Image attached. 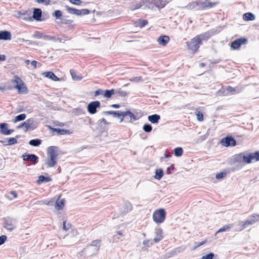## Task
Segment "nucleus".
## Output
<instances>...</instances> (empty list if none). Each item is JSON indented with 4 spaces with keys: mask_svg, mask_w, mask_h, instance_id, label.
<instances>
[{
    "mask_svg": "<svg viewBox=\"0 0 259 259\" xmlns=\"http://www.w3.org/2000/svg\"><path fill=\"white\" fill-rule=\"evenodd\" d=\"M65 153L61 151L58 147H49L47 150V157L45 160V164L48 167H54L61 157Z\"/></svg>",
    "mask_w": 259,
    "mask_h": 259,
    "instance_id": "f257e3e1",
    "label": "nucleus"
},
{
    "mask_svg": "<svg viewBox=\"0 0 259 259\" xmlns=\"http://www.w3.org/2000/svg\"><path fill=\"white\" fill-rule=\"evenodd\" d=\"M101 246V240L97 239L92 241L90 244L78 253V257L82 259L86 256H91L96 254L98 252Z\"/></svg>",
    "mask_w": 259,
    "mask_h": 259,
    "instance_id": "f03ea898",
    "label": "nucleus"
},
{
    "mask_svg": "<svg viewBox=\"0 0 259 259\" xmlns=\"http://www.w3.org/2000/svg\"><path fill=\"white\" fill-rule=\"evenodd\" d=\"M247 157V154L241 153L239 154H236L233 156L231 159V163L234 164V166L231 168L232 171H235L236 169H240L242 167V163L248 164L247 161L245 159Z\"/></svg>",
    "mask_w": 259,
    "mask_h": 259,
    "instance_id": "7ed1b4c3",
    "label": "nucleus"
},
{
    "mask_svg": "<svg viewBox=\"0 0 259 259\" xmlns=\"http://www.w3.org/2000/svg\"><path fill=\"white\" fill-rule=\"evenodd\" d=\"M165 218V211L163 209H159L154 212L153 219L156 223H162Z\"/></svg>",
    "mask_w": 259,
    "mask_h": 259,
    "instance_id": "20e7f679",
    "label": "nucleus"
},
{
    "mask_svg": "<svg viewBox=\"0 0 259 259\" xmlns=\"http://www.w3.org/2000/svg\"><path fill=\"white\" fill-rule=\"evenodd\" d=\"M45 12L42 14V11L39 8H34L33 12L32 18L37 21H42L48 19L49 15H47L46 17H44Z\"/></svg>",
    "mask_w": 259,
    "mask_h": 259,
    "instance_id": "39448f33",
    "label": "nucleus"
},
{
    "mask_svg": "<svg viewBox=\"0 0 259 259\" xmlns=\"http://www.w3.org/2000/svg\"><path fill=\"white\" fill-rule=\"evenodd\" d=\"M220 143L222 146H236L237 144H239L231 135H227L222 138Z\"/></svg>",
    "mask_w": 259,
    "mask_h": 259,
    "instance_id": "423d86ee",
    "label": "nucleus"
},
{
    "mask_svg": "<svg viewBox=\"0 0 259 259\" xmlns=\"http://www.w3.org/2000/svg\"><path fill=\"white\" fill-rule=\"evenodd\" d=\"M101 107V103L99 101H92L87 105V110L91 114H94L97 112V109Z\"/></svg>",
    "mask_w": 259,
    "mask_h": 259,
    "instance_id": "0eeeda50",
    "label": "nucleus"
},
{
    "mask_svg": "<svg viewBox=\"0 0 259 259\" xmlns=\"http://www.w3.org/2000/svg\"><path fill=\"white\" fill-rule=\"evenodd\" d=\"M217 33L218 32L217 29L214 28L211 29L206 32H205L199 34V35L197 36L196 37L198 38L199 40H200V43H201L202 40H207L211 36L214 35Z\"/></svg>",
    "mask_w": 259,
    "mask_h": 259,
    "instance_id": "6e6552de",
    "label": "nucleus"
},
{
    "mask_svg": "<svg viewBox=\"0 0 259 259\" xmlns=\"http://www.w3.org/2000/svg\"><path fill=\"white\" fill-rule=\"evenodd\" d=\"M138 118L136 115L131 112L130 110L123 112L122 115L120 120V122H121L123 120L127 122H132L133 120H136Z\"/></svg>",
    "mask_w": 259,
    "mask_h": 259,
    "instance_id": "1a4fd4ad",
    "label": "nucleus"
},
{
    "mask_svg": "<svg viewBox=\"0 0 259 259\" xmlns=\"http://www.w3.org/2000/svg\"><path fill=\"white\" fill-rule=\"evenodd\" d=\"M143 3H146L149 5H153L158 8H162L166 5L167 2L166 0H143Z\"/></svg>",
    "mask_w": 259,
    "mask_h": 259,
    "instance_id": "9d476101",
    "label": "nucleus"
},
{
    "mask_svg": "<svg viewBox=\"0 0 259 259\" xmlns=\"http://www.w3.org/2000/svg\"><path fill=\"white\" fill-rule=\"evenodd\" d=\"M247 157L245 159L247 161L248 164L259 161V151L254 152L246 153Z\"/></svg>",
    "mask_w": 259,
    "mask_h": 259,
    "instance_id": "9b49d317",
    "label": "nucleus"
},
{
    "mask_svg": "<svg viewBox=\"0 0 259 259\" xmlns=\"http://www.w3.org/2000/svg\"><path fill=\"white\" fill-rule=\"evenodd\" d=\"M200 40L198 39V38L195 37V38L191 39L189 42H187V46L189 50H191L194 52H196L199 47V45L200 44Z\"/></svg>",
    "mask_w": 259,
    "mask_h": 259,
    "instance_id": "f8f14e48",
    "label": "nucleus"
},
{
    "mask_svg": "<svg viewBox=\"0 0 259 259\" xmlns=\"http://www.w3.org/2000/svg\"><path fill=\"white\" fill-rule=\"evenodd\" d=\"M33 123V119L32 118H29L26 120L25 121L21 123L19 125L17 126L18 128H21L23 126H25L26 128L25 131L26 132L29 130H33L34 128V127L32 126Z\"/></svg>",
    "mask_w": 259,
    "mask_h": 259,
    "instance_id": "ddd939ff",
    "label": "nucleus"
},
{
    "mask_svg": "<svg viewBox=\"0 0 259 259\" xmlns=\"http://www.w3.org/2000/svg\"><path fill=\"white\" fill-rule=\"evenodd\" d=\"M22 157L24 160L30 161L33 164L36 163L38 159V157L34 154H30L27 153L23 154Z\"/></svg>",
    "mask_w": 259,
    "mask_h": 259,
    "instance_id": "4468645a",
    "label": "nucleus"
},
{
    "mask_svg": "<svg viewBox=\"0 0 259 259\" xmlns=\"http://www.w3.org/2000/svg\"><path fill=\"white\" fill-rule=\"evenodd\" d=\"M14 131L12 129L8 128V124L6 123H0V133L4 135H9Z\"/></svg>",
    "mask_w": 259,
    "mask_h": 259,
    "instance_id": "2eb2a0df",
    "label": "nucleus"
},
{
    "mask_svg": "<svg viewBox=\"0 0 259 259\" xmlns=\"http://www.w3.org/2000/svg\"><path fill=\"white\" fill-rule=\"evenodd\" d=\"M18 136H16V138H7L4 140L0 141V144L3 146L12 145L17 143L16 138H18Z\"/></svg>",
    "mask_w": 259,
    "mask_h": 259,
    "instance_id": "dca6fc26",
    "label": "nucleus"
},
{
    "mask_svg": "<svg viewBox=\"0 0 259 259\" xmlns=\"http://www.w3.org/2000/svg\"><path fill=\"white\" fill-rule=\"evenodd\" d=\"M4 227L9 231L13 230L15 227L14 221L10 218L5 219Z\"/></svg>",
    "mask_w": 259,
    "mask_h": 259,
    "instance_id": "f3484780",
    "label": "nucleus"
},
{
    "mask_svg": "<svg viewBox=\"0 0 259 259\" xmlns=\"http://www.w3.org/2000/svg\"><path fill=\"white\" fill-rule=\"evenodd\" d=\"M15 88L18 90L19 93L27 94L28 92V90L23 81L19 84L15 85Z\"/></svg>",
    "mask_w": 259,
    "mask_h": 259,
    "instance_id": "a211bd4d",
    "label": "nucleus"
},
{
    "mask_svg": "<svg viewBox=\"0 0 259 259\" xmlns=\"http://www.w3.org/2000/svg\"><path fill=\"white\" fill-rule=\"evenodd\" d=\"M123 112L120 111H105L102 112L103 115H112L113 117L121 118Z\"/></svg>",
    "mask_w": 259,
    "mask_h": 259,
    "instance_id": "6ab92c4d",
    "label": "nucleus"
},
{
    "mask_svg": "<svg viewBox=\"0 0 259 259\" xmlns=\"http://www.w3.org/2000/svg\"><path fill=\"white\" fill-rule=\"evenodd\" d=\"M155 234L156 237L154 238L153 241L155 243H158L163 238L162 230L160 228L156 229Z\"/></svg>",
    "mask_w": 259,
    "mask_h": 259,
    "instance_id": "aec40b11",
    "label": "nucleus"
},
{
    "mask_svg": "<svg viewBox=\"0 0 259 259\" xmlns=\"http://www.w3.org/2000/svg\"><path fill=\"white\" fill-rule=\"evenodd\" d=\"M11 39V34L7 30L0 31V40H8Z\"/></svg>",
    "mask_w": 259,
    "mask_h": 259,
    "instance_id": "412c9836",
    "label": "nucleus"
},
{
    "mask_svg": "<svg viewBox=\"0 0 259 259\" xmlns=\"http://www.w3.org/2000/svg\"><path fill=\"white\" fill-rule=\"evenodd\" d=\"M169 37L167 35H161L157 39V42L159 45L165 46L169 41Z\"/></svg>",
    "mask_w": 259,
    "mask_h": 259,
    "instance_id": "4be33fe9",
    "label": "nucleus"
},
{
    "mask_svg": "<svg viewBox=\"0 0 259 259\" xmlns=\"http://www.w3.org/2000/svg\"><path fill=\"white\" fill-rule=\"evenodd\" d=\"M42 74L45 77L51 79L53 81H59L60 80L59 78L51 71L44 72Z\"/></svg>",
    "mask_w": 259,
    "mask_h": 259,
    "instance_id": "5701e85b",
    "label": "nucleus"
},
{
    "mask_svg": "<svg viewBox=\"0 0 259 259\" xmlns=\"http://www.w3.org/2000/svg\"><path fill=\"white\" fill-rule=\"evenodd\" d=\"M160 119V116L157 114H154L148 116V120L152 123H157Z\"/></svg>",
    "mask_w": 259,
    "mask_h": 259,
    "instance_id": "b1692460",
    "label": "nucleus"
},
{
    "mask_svg": "<svg viewBox=\"0 0 259 259\" xmlns=\"http://www.w3.org/2000/svg\"><path fill=\"white\" fill-rule=\"evenodd\" d=\"M51 129L54 132H56L58 135H68L70 134V131L68 130L59 128H51Z\"/></svg>",
    "mask_w": 259,
    "mask_h": 259,
    "instance_id": "393cba45",
    "label": "nucleus"
},
{
    "mask_svg": "<svg viewBox=\"0 0 259 259\" xmlns=\"http://www.w3.org/2000/svg\"><path fill=\"white\" fill-rule=\"evenodd\" d=\"M65 200L64 199L60 200L59 198L57 199L55 201V207L57 210L62 209L64 206Z\"/></svg>",
    "mask_w": 259,
    "mask_h": 259,
    "instance_id": "a878e982",
    "label": "nucleus"
},
{
    "mask_svg": "<svg viewBox=\"0 0 259 259\" xmlns=\"http://www.w3.org/2000/svg\"><path fill=\"white\" fill-rule=\"evenodd\" d=\"M128 93L125 91L122 90L121 88L115 90V95L116 97L120 96L121 97H125L128 95Z\"/></svg>",
    "mask_w": 259,
    "mask_h": 259,
    "instance_id": "bb28decb",
    "label": "nucleus"
},
{
    "mask_svg": "<svg viewBox=\"0 0 259 259\" xmlns=\"http://www.w3.org/2000/svg\"><path fill=\"white\" fill-rule=\"evenodd\" d=\"M247 220L249 221L250 225H252L259 221V214H253L250 216Z\"/></svg>",
    "mask_w": 259,
    "mask_h": 259,
    "instance_id": "cd10ccee",
    "label": "nucleus"
},
{
    "mask_svg": "<svg viewBox=\"0 0 259 259\" xmlns=\"http://www.w3.org/2000/svg\"><path fill=\"white\" fill-rule=\"evenodd\" d=\"M243 18L245 21H252L255 19V17L253 14L248 12L243 14Z\"/></svg>",
    "mask_w": 259,
    "mask_h": 259,
    "instance_id": "c85d7f7f",
    "label": "nucleus"
},
{
    "mask_svg": "<svg viewBox=\"0 0 259 259\" xmlns=\"http://www.w3.org/2000/svg\"><path fill=\"white\" fill-rule=\"evenodd\" d=\"M199 5V2L198 1L193 2L189 3L184 8L188 10H193L196 9Z\"/></svg>",
    "mask_w": 259,
    "mask_h": 259,
    "instance_id": "c756f323",
    "label": "nucleus"
},
{
    "mask_svg": "<svg viewBox=\"0 0 259 259\" xmlns=\"http://www.w3.org/2000/svg\"><path fill=\"white\" fill-rule=\"evenodd\" d=\"M148 24L147 20L138 19L135 22L136 26H139L140 28H143Z\"/></svg>",
    "mask_w": 259,
    "mask_h": 259,
    "instance_id": "7c9ffc66",
    "label": "nucleus"
},
{
    "mask_svg": "<svg viewBox=\"0 0 259 259\" xmlns=\"http://www.w3.org/2000/svg\"><path fill=\"white\" fill-rule=\"evenodd\" d=\"M115 94V90H106L104 91V97L109 99Z\"/></svg>",
    "mask_w": 259,
    "mask_h": 259,
    "instance_id": "2f4dec72",
    "label": "nucleus"
},
{
    "mask_svg": "<svg viewBox=\"0 0 259 259\" xmlns=\"http://www.w3.org/2000/svg\"><path fill=\"white\" fill-rule=\"evenodd\" d=\"M233 227V224H228L224 226L223 227L220 228L218 231L216 232L215 235L220 232H223L225 231H229L231 228Z\"/></svg>",
    "mask_w": 259,
    "mask_h": 259,
    "instance_id": "473e14b6",
    "label": "nucleus"
},
{
    "mask_svg": "<svg viewBox=\"0 0 259 259\" xmlns=\"http://www.w3.org/2000/svg\"><path fill=\"white\" fill-rule=\"evenodd\" d=\"M163 176V170L161 168H158L155 170V179L157 180H160Z\"/></svg>",
    "mask_w": 259,
    "mask_h": 259,
    "instance_id": "72a5a7b5",
    "label": "nucleus"
},
{
    "mask_svg": "<svg viewBox=\"0 0 259 259\" xmlns=\"http://www.w3.org/2000/svg\"><path fill=\"white\" fill-rule=\"evenodd\" d=\"M51 180V179L49 177H45L43 175H40L38 177L37 180V183L40 184L43 182H48Z\"/></svg>",
    "mask_w": 259,
    "mask_h": 259,
    "instance_id": "f704fd0d",
    "label": "nucleus"
},
{
    "mask_svg": "<svg viewBox=\"0 0 259 259\" xmlns=\"http://www.w3.org/2000/svg\"><path fill=\"white\" fill-rule=\"evenodd\" d=\"M26 117V115L25 114L22 113L16 116L14 119H13V121L14 123H16L18 121H22L24 120Z\"/></svg>",
    "mask_w": 259,
    "mask_h": 259,
    "instance_id": "c9c22d12",
    "label": "nucleus"
},
{
    "mask_svg": "<svg viewBox=\"0 0 259 259\" xmlns=\"http://www.w3.org/2000/svg\"><path fill=\"white\" fill-rule=\"evenodd\" d=\"M70 72L72 79L74 80H79L82 77L77 74L76 72L73 69H70Z\"/></svg>",
    "mask_w": 259,
    "mask_h": 259,
    "instance_id": "e433bc0d",
    "label": "nucleus"
},
{
    "mask_svg": "<svg viewBox=\"0 0 259 259\" xmlns=\"http://www.w3.org/2000/svg\"><path fill=\"white\" fill-rule=\"evenodd\" d=\"M42 142V140L39 139L31 140L29 142V144L31 146H39Z\"/></svg>",
    "mask_w": 259,
    "mask_h": 259,
    "instance_id": "4c0bfd02",
    "label": "nucleus"
},
{
    "mask_svg": "<svg viewBox=\"0 0 259 259\" xmlns=\"http://www.w3.org/2000/svg\"><path fill=\"white\" fill-rule=\"evenodd\" d=\"M174 152L176 157H180L182 155L183 150L181 147H177L174 150Z\"/></svg>",
    "mask_w": 259,
    "mask_h": 259,
    "instance_id": "58836bf2",
    "label": "nucleus"
},
{
    "mask_svg": "<svg viewBox=\"0 0 259 259\" xmlns=\"http://www.w3.org/2000/svg\"><path fill=\"white\" fill-rule=\"evenodd\" d=\"M241 89L238 87L233 88L231 86H228L226 88V91L228 92H230L231 93H234V92H237V93H239L241 91Z\"/></svg>",
    "mask_w": 259,
    "mask_h": 259,
    "instance_id": "ea45409f",
    "label": "nucleus"
},
{
    "mask_svg": "<svg viewBox=\"0 0 259 259\" xmlns=\"http://www.w3.org/2000/svg\"><path fill=\"white\" fill-rule=\"evenodd\" d=\"M6 197L8 199L12 200L13 198L17 197V194L16 191H11L6 195Z\"/></svg>",
    "mask_w": 259,
    "mask_h": 259,
    "instance_id": "a19ab883",
    "label": "nucleus"
},
{
    "mask_svg": "<svg viewBox=\"0 0 259 259\" xmlns=\"http://www.w3.org/2000/svg\"><path fill=\"white\" fill-rule=\"evenodd\" d=\"M198 2H199V5L198 6V8L197 9V10H202L208 8L207 4V1H205L204 2H202L201 1Z\"/></svg>",
    "mask_w": 259,
    "mask_h": 259,
    "instance_id": "79ce46f5",
    "label": "nucleus"
},
{
    "mask_svg": "<svg viewBox=\"0 0 259 259\" xmlns=\"http://www.w3.org/2000/svg\"><path fill=\"white\" fill-rule=\"evenodd\" d=\"M195 115H196L197 119L199 121H202L203 120V114L201 112L196 110L195 112Z\"/></svg>",
    "mask_w": 259,
    "mask_h": 259,
    "instance_id": "37998d69",
    "label": "nucleus"
},
{
    "mask_svg": "<svg viewBox=\"0 0 259 259\" xmlns=\"http://www.w3.org/2000/svg\"><path fill=\"white\" fill-rule=\"evenodd\" d=\"M62 15V13L60 10H56L54 13H52V16L55 17L56 19H60Z\"/></svg>",
    "mask_w": 259,
    "mask_h": 259,
    "instance_id": "c03bdc74",
    "label": "nucleus"
},
{
    "mask_svg": "<svg viewBox=\"0 0 259 259\" xmlns=\"http://www.w3.org/2000/svg\"><path fill=\"white\" fill-rule=\"evenodd\" d=\"M143 130L146 133H149L152 131V127L151 124L146 123L143 125Z\"/></svg>",
    "mask_w": 259,
    "mask_h": 259,
    "instance_id": "a18cd8bd",
    "label": "nucleus"
},
{
    "mask_svg": "<svg viewBox=\"0 0 259 259\" xmlns=\"http://www.w3.org/2000/svg\"><path fill=\"white\" fill-rule=\"evenodd\" d=\"M241 46L239 44L238 41L237 40V39L235 40L234 41H232L231 44V47L234 50L238 49H239Z\"/></svg>",
    "mask_w": 259,
    "mask_h": 259,
    "instance_id": "49530a36",
    "label": "nucleus"
},
{
    "mask_svg": "<svg viewBox=\"0 0 259 259\" xmlns=\"http://www.w3.org/2000/svg\"><path fill=\"white\" fill-rule=\"evenodd\" d=\"M43 39L46 40L56 41V37L49 35H44Z\"/></svg>",
    "mask_w": 259,
    "mask_h": 259,
    "instance_id": "de8ad7c7",
    "label": "nucleus"
},
{
    "mask_svg": "<svg viewBox=\"0 0 259 259\" xmlns=\"http://www.w3.org/2000/svg\"><path fill=\"white\" fill-rule=\"evenodd\" d=\"M124 212H128L132 209V204L130 202H126L124 205Z\"/></svg>",
    "mask_w": 259,
    "mask_h": 259,
    "instance_id": "09e8293b",
    "label": "nucleus"
},
{
    "mask_svg": "<svg viewBox=\"0 0 259 259\" xmlns=\"http://www.w3.org/2000/svg\"><path fill=\"white\" fill-rule=\"evenodd\" d=\"M243 221H238L237 223V225L239 226V227L236 230L237 231H241L244 229L245 227L244 226H243Z\"/></svg>",
    "mask_w": 259,
    "mask_h": 259,
    "instance_id": "8fccbe9b",
    "label": "nucleus"
},
{
    "mask_svg": "<svg viewBox=\"0 0 259 259\" xmlns=\"http://www.w3.org/2000/svg\"><path fill=\"white\" fill-rule=\"evenodd\" d=\"M237 40L238 41L239 44L240 46L243 44H246L248 41L247 39L245 37H241L240 38L237 39Z\"/></svg>",
    "mask_w": 259,
    "mask_h": 259,
    "instance_id": "3c124183",
    "label": "nucleus"
},
{
    "mask_svg": "<svg viewBox=\"0 0 259 259\" xmlns=\"http://www.w3.org/2000/svg\"><path fill=\"white\" fill-rule=\"evenodd\" d=\"M44 35L42 33L39 31H36L34 34H33L32 37L36 38H43Z\"/></svg>",
    "mask_w": 259,
    "mask_h": 259,
    "instance_id": "603ef678",
    "label": "nucleus"
},
{
    "mask_svg": "<svg viewBox=\"0 0 259 259\" xmlns=\"http://www.w3.org/2000/svg\"><path fill=\"white\" fill-rule=\"evenodd\" d=\"M214 253L210 252L209 253L202 256L201 259H212L214 257Z\"/></svg>",
    "mask_w": 259,
    "mask_h": 259,
    "instance_id": "864d4df0",
    "label": "nucleus"
},
{
    "mask_svg": "<svg viewBox=\"0 0 259 259\" xmlns=\"http://www.w3.org/2000/svg\"><path fill=\"white\" fill-rule=\"evenodd\" d=\"M226 172H225L224 171H222V172L217 174L215 175V178L217 179H222V178L225 177L226 176Z\"/></svg>",
    "mask_w": 259,
    "mask_h": 259,
    "instance_id": "5fc2aeb1",
    "label": "nucleus"
},
{
    "mask_svg": "<svg viewBox=\"0 0 259 259\" xmlns=\"http://www.w3.org/2000/svg\"><path fill=\"white\" fill-rule=\"evenodd\" d=\"M65 7L68 13L75 15V13L76 10V9L71 8L68 6H66Z\"/></svg>",
    "mask_w": 259,
    "mask_h": 259,
    "instance_id": "6e6d98bb",
    "label": "nucleus"
},
{
    "mask_svg": "<svg viewBox=\"0 0 259 259\" xmlns=\"http://www.w3.org/2000/svg\"><path fill=\"white\" fill-rule=\"evenodd\" d=\"M22 81V80H21V79L19 77H18L17 76H15V79H12V82L15 83V85L17 84H19Z\"/></svg>",
    "mask_w": 259,
    "mask_h": 259,
    "instance_id": "4d7b16f0",
    "label": "nucleus"
},
{
    "mask_svg": "<svg viewBox=\"0 0 259 259\" xmlns=\"http://www.w3.org/2000/svg\"><path fill=\"white\" fill-rule=\"evenodd\" d=\"M103 123L105 125H108L109 124V122H108L106 119L104 118H102L101 119H100L98 121L97 123L98 125H101L102 123Z\"/></svg>",
    "mask_w": 259,
    "mask_h": 259,
    "instance_id": "13d9d810",
    "label": "nucleus"
},
{
    "mask_svg": "<svg viewBox=\"0 0 259 259\" xmlns=\"http://www.w3.org/2000/svg\"><path fill=\"white\" fill-rule=\"evenodd\" d=\"M104 90H103L102 89H98V90L95 91V96H98L99 95H103L104 96Z\"/></svg>",
    "mask_w": 259,
    "mask_h": 259,
    "instance_id": "bf43d9fd",
    "label": "nucleus"
},
{
    "mask_svg": "<svg viewBox=\"0 0 259 259\" xmlns=\"http://www.w3.org/2000/svg\"><path fill=\"white\" fill-rule=\"evenodd\" d=\"M69 2L72 4L76 5H80L82 3L81 0H69Z\"/></svg>",
    "mask_w": 259,
    "mask_h": 259,
    "instance_id": "052dcab7",
    "label": "nucleus"
},
{
    "mask_svg": "<svg viewBox=\"0 0 259 259\" xmlns=\"http://www.w3.org/2000/svg\"><path fill=\"white\" fill-rule=\"evenodd\" d=\"M130 80L134 82H139L141 80H142V79L141 77L136 76L132 77L130 79Z\"/></svg>",
    "mask_w": 259,
    "mask_h": 259,
    "instance_id": "680f3d73",
    "label": "nucleus"
},
{
    "mask_svg": "<svg viewBox=\"0 0 259 259\" xmlns=\"http://www.w3.org/2000/svg\"><path fill=\"white\" fill-rule=\"evenodd\" d=\"M7 239V236L6 235H2L0 236V245H2L5 243Z\"/></svg>",
    "mask_w": 259,
    "mask_h": 259,
    "instance_id": "e2e57ef3",
    "label": "nucleus"
},
{
    "mask_svg": "<svg viewBox=\"0 0 259 259\" xmlns=\"http://www.w3.org/2000/svg\"><path fill=\"white\" fill-rule=\"evenodd\" d=\"M207 4L208 8H212V7H213L215 6H216L218 4V2H207Z\"/></svg>",
    "mask_w": 259,
    "mask_h": 259,
    "instance_id": "0e129e2a",
    "label": "nucleus"
},
{
    "mask_svg": "<svg viewBox=\"0 0 259 259\" xmlns=\"http://www.w3.org/2000/svg\"><path fill=\"white\" fill-rule=\"evenodd\" d=\"M70 227V225L69 224H68L67 225H66V221L63 222V229L67 231L69 230V229Z\"/></svg>",
    "mask_w": 259,
    "mask_h": 259,
    "instance_id": "69168bd1",
    "label": "nucleus"
},
{
    "mask_svg": "<svg viewBox=\"0 0 259 259\" xmlns=\"http://www.w3.org/2000/svg\"><path fill=\"white\" fill-rule=\"evenodd\" d=\"M171 156L170 153L166 152L164 154L163 157L160 158V160L162 161L164 158H167Z\"/></svg>",
    "mask_w": 259,
    "mask_h": 259,
    "instance_id": "338daca9",
    "label": "nucleus"
},
{
    "mask_svg": "<svg viewBox=\"0 0 259 259\" xmlns=\"http://www.w3.org/2000/svg\"><path fill=\"white\" fill-rule=\"evenodd\" d=\"M81 15H85L90 13V10L85 9L81 10Z\"/></svg>",
    "mask_w": 259,
    "mask_h": 259,
    "instance_id": "774afa93",
    "label": "nucleus"
}]
</instances>
